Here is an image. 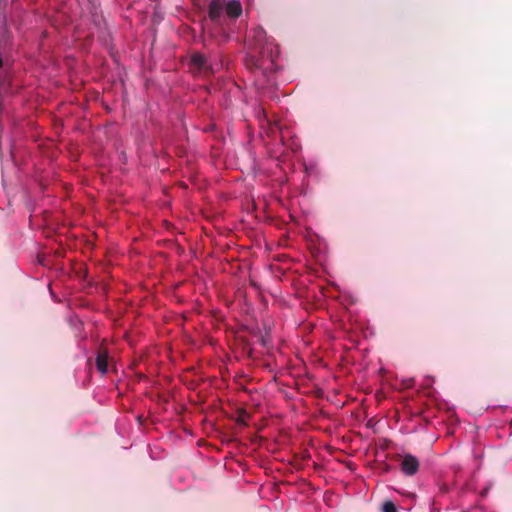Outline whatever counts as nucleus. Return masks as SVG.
<instances>
[{"label": "nucleus", "mask_w": 512, "mask_h": 512, "mask_svg": "<svg viewBox=\"0 0 512 512\" xmlns=\"http://www.w3.org/2000/svg\"><path fill=\"white\" fill-rule=\"evenodd\" d=\"M189 67L193 73H203L205 75L214 73L212 65L208 63V59L198 52L191 55Z\"/></svg>", "instance_id": "obj_1"}, {"label": "nucleus", "mask_w": 512, "mask_h": 512, "mask_svg": "<svg viewBox=\"0 0 512 512\" xmlns=\"http://www.w3.org/2000/svg\"><path fill=\"white\" fill-rule=\"evenodd\" d=\"M224 0H212L208 7L209 19L217 24H221L224 19Z\"/></svg>", "instance_id": "obj_2"}, {"label": "nucleus", "mask_w": 512, "mask_h": 512, "mask_svg": "<svg viewBox=\"0 0 512 512\" xmlns=\"http://www.w3.org/2000/svg\"><path fill=\"white\" fill-rule=\"evenodd\" d=\"M400 467H401L402 472L405 475L413 476L419 470V461L415 456H413L411 454H405L402 457Z\"/></svg>", "instance_id": "obj_3"}, {"label": "nucleus", "mask_w": 512, "mask_h": 512, "mask_svg": "<svg viewBox=\"0 0 512 512\" xmlns=\"http://www.w3.org/2000/svg\"><path fill=\"white\" fill-rule=\"evenodd\" d=\"M224 11L228 18L236 19L242 14V6L238 0H224Z\"/></svg>", "instance_id": "obj_4"}, {"label": "nucleus", "mask_w": 512, "mask_h": 512, "mask_svg": "<svg viewBox=\"0 0 512 512\" xmlns=\"http://www.w3.org/2000/svg\"><path fill=\"white\" fill-rule=\"evenodd\" d=\"M254 37L258 42L257 46L255 47V50L258 51V54L262 58H265L266 56L271 58L272 57V49L261 45V41L264 40V38H265V31L261 28L256 29L254 32Z\"/></svg>", "instance_id": "obj_5"}, {"label": "nucleus", "mask_w": 512, "mask_h": 512, "mask_svg": "<svg viewBox=\"0 0 512 512\" xmlns=\"http://www.w3.org/2000/svg\"><path fill=\"white\" fill-rule=\"evenodd\" d=\"M96 367L101 374L108 371V352L104 348H99L96 356Z\"/></svg>", "instance_id": "obj_6"}, {"label": "nucleus", "mask_w": 512, "mask_h": 512, "mask_svg": "<svg viewBox=\"0 0 512 512\" xmlns=\"http://www.w3.org/2000/svg\"><path fill=\"white\" fill-rule=\"evenodd\" d=\"M249 417L248 413L241 409L238 411V416L236 422L241 425H247V418Z\"/></svg>", "instance_id": "obj_7"}, {"label": "nucleus", "mask_w": 512, "mask_h": 512, "mask_svg": "<svg viewBox=\"0 0 512 512\" xmlns=\"http://www.w3.org/2000/svg\"><path fill=\"white\" fill-rule=\"evenodd\" d=\"M383 512H397V508L395 504L392 501H386L384 502L382 506Z\"/></svg>", "instance_id": "obj_8"}, {"label": "nucleus", "mask_w": 512, "mask_h": 512, "mask_svg": "<svg viewBox=\"0 0 512 512\" xmlns=\"http://www.w3.org/2000/svg\"><path fill=\"white\" fill-rule=\"evenodd\" d=\"M261 342H262V345H263V346H267V340H266V338L262 337V338H261Z\"/></svg>", "instance_id": "obj_9"}, {"label": "nucleus", "mask_w": 512, "mask_h": 512, "mask_svg": "<svg viewBox=\"0 0 512 512\" xmlns=\"http://www.w3.org/2000/svg\"><path fill=\"white\" fill-rule=\"evenodd\" d=\"M3 65V60L0 58V67Z\"/></svg>", "instance_id": "obj_10"}]
</instances>
